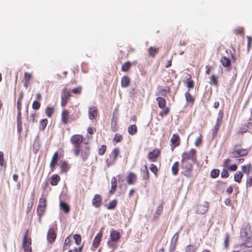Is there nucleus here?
<instances>
[{
	"instance_id": "f257e3e1",
	"label": "nucleus",
	"mask_w": 252,
	"mask_h": 252,
	"mask_svg": "<svg viewBox=\"0 0 252 252\" xmlns=\"http://www.w3.org/2000/svg\"><path fill=\"white\" fill-rule=\"evenodd\" d=\"M241 237L243 238V242L239 243L235 246L236 251L232 252H252L251 248L252 247V239L248 237L247 232L245 229L241 231Z\"/></svg>"
},
{
	"instance_id": "f03ea898",
	"label": "nucleus",
	"mask_w": 252,
	"mask_h": 252,
	"mask_svg": "<svg viewBox=\"0 0 252 252\" xmlns=\"http://www.w3.org/2000/svg\"><path fill=\"white\" fill-rule=\"evenodd\" d=\"M91 148L89 146H80L73 149V152L75 156L80 157L84 161L87 160L90 156Z\"/></svg>"
},
{
	"instance_id": "7ed1b4c3",
	"label": "nucleus",
	"mask_w": 252,
	"mask_h": 252,
	"mask_svg": "<svg viewBox=\"0 0 252 252\" xmlns=\"http://www.w3.org/2000/svg\"><path fill=\"white\" fill-rule=\"evenodd\" d=\"M47 207L46 198L42 195L39 199L37 207V214L39 219V221L41 222V218L44 215Z\"/></svg>"
},
{
	"instance_id": "20e7f679",
	"label": "nucleus",
	"mask_w": 252,
	"mask_h": 252,
	"mask_svg": "<svg viewBox=\"0 0 252 252\" xmlns=\"http://www.w3.org/2000/svg\"><path fill=\"white\" fill-rule=\"evenodd\" d=\"M64 155V151L63 149L60 148L53 155L51 160L50 163V167L51 171L53 172L55 169V167L57 164L58 160L63 158Z\"/></svg>"
},
{
	"instance_id": "39448f33",
	"label": "nucleus",
	"mask_w": 252,
	"mask_h": 252,
	"mask_svg": "<svg viewBox=\"0 0 252 252\" xmlns=\"http://www.w3.org/2000/svg\"><path fill=\"white\" fill-rule=\"evenodd\" d=\"M120 151L118 148L113 149L109 155L108 158L106 159V165L107 167L113 165L116 161L117 158L120 156Z\"/></svg>"
},
{
	"instance_id": "423d86ee",
	"label": "nucleus",
	"mask_w": 252,
	"mask_h": 252,
	"mask_svg": "<svg viewBox=\"0 0 252 252\" xmlns=\"http://www.w3.org/2000/svg\"><path fill=\"white\" fill-rule=\"evenodd\" d=\"M156 101L158 102V106L163 110L159 112V116L163 117L168 114L170 109L169 107L166 106V100L164 97L158 96L156 98Z\"/></svg>"
},
{
	"instance_id": "0eeeda50",
	"label": "nucleus",
	"mask_w": 252,
	"mask_h": 252,
	"mask_svg": "<svg viewBox=\"0 0 252 252\" xmlns=\"http://www.w3.org/2000/svg\"><path fill=\"white\" fill-rule=\"evenodd\" d=\"M241 147V144H236L234 146L233 151L231 153L232 158H237L247 156L248 154V150L246 149H243Z\"/></svg>"
},
{
	"instance_id": "6e6552de",
	"label": "nucleus",
	"mask_w": 252,
	"mask_h": 252,
	"mask_svg": "<svg viewBox=\"0 0 252 252\" xmlns=\"http://www.w3.org/2000/svg\"><path fill=\"white\" fill-rule=\"evenodd\" d=\"M223 117V111L222 110H220L218 113V116L216 120L215 125L212 129V134L213 139L216 137L220 126L222 123Z\"/></svg>"
},
{
	"instance_id": "1a4fd4ad",
	"label": "nucleus",
	"mask_w": 252,
	"mask_h": 252,
	"mask_svg": "<svg viewBox=\"0 0 252 252\" xmlns=\"http://www.w3.org/2000/svg\"><path fill=\"white\" fill-rule=\"evenodd\" d=\"M181 167L184 170V174L188 177L191 175V173L193 170V164L189 160L181 159Z\"/></svg>"
},
{
	"instance_id": "9d476101",
	"label": "nucleus",
	"mask_w": 252,
	"mask_h": 252,
	"mask_svg": "<svg viewBox=\"0 0 252 252\" xmlns=\"http://www.w3.org/2000/svg\"><path fill=\"white\" fill-rule=\"evenodd\" d=\"M182 159L191 160L195 163L197 161L196 151L194 149H191L189 151L185 152L182 155Z\"/></svg>"
},
{
	"instance_id": "9b49d317",
	"label": "nucleus",
	"mask_w": 252,
	"mask_h": 252,
	"mask_svg": "<svg viewBox=\"0 0 252 252\" xmlns=\"http://www.w3.org/2000/svg\"><path fill=\"white\" fill-rule=\"evenodd\" d=\"M32 240L30 237H28V230H27L24 234L22 247L24 252H32Z\"/></svg>"
},
{
	"instance_id": "f8f14e48",
	"label": "nucleus",
	"mask_w": 252,
	"mask_h": 252,
	"mask_svg": "<svg viewBox=\"0 0 252 252\" xmlns=\"http://www.w3.org/2000/svg\"><path fill=\"white\" fill-rule=\"evenodd\" d=\"M83 139V136L81 134H76L73 135L70 138V141L73 146V149L81 146Z\"/></svg>"
},
{
	"instance_id": "ddd939ff",
	"label": "nucleus",
	"mask_w": 252,
	"mask_h": 252,
	"mask_svg": "<svg viewBox=\"0 0 252 252\" xmlns=\"http://www.w3.org/2000/svg\"><path fill=\"white\" fill-rule=\"evenodd\" d=\"M70 96V93L66 88H64L62 90L61 102V105L62 107H64L67 104Z\"/></svg>"
},
{
	"instance_id": "4468645a",
	"label": "nucleus",
	"mask_w": 252,
	"mask_h": 252,
	"mask_svg": "<svg viewBox=\"0 0 252 252\" xmlns=\"http://www.w3.org/2000/svg\"><path fill=\"white\" fill-rule=\"evenodd\" d=\"M161 151L159 149H155L152 151L150 152L148 155V159L151 162H156L160 156Z\"/></svg>"
},
{
	"instance_id": "2eb2a0df",
	"label": "nucleus",
	"mask_w": 252,
	"mask_h": 252,
	"mask_svg": "<svg viewBox=\"0 0 252 252\" xmlns=\"http://www.w3.org/2000/svg\"><path fill=\"white\" fill-rule=\"evenodd\" d=\"M170 92V88L169 86L162 87V86H158L157 88V95H162L164 97H166L167 96V94Z\"/></svg>"
},
{
	"instance_id": "dca6fc26",
	"label": "nucleus",
	"mask_w": 252,
	"mask_h": 252,
	"mask_svg": "<svg viewBox=\"0 0 252 252\" xmlns=\"http://www.w3.org/2000/svg\"><path fill=\"white\" fill-rule=\"evenodd\" d=\"M92 203L95 208L100 207L102 203L101 196L99 194H95L92 200Z\"/></svg>"
},
{
	"instance_id": "f3484780",
	"label": "nucleus",
	"mask_w": 252,
	"mask_h": 252,
	"mask_svg": "<svg viewBox=\"0 0 252 252\" xmlns=\"http://www.w3.org/2000/svg\"><path fill=\"white\" fill-rule=\"evenodd\" d=\"M170 142L172 144V150L180 145V138L178 134H173L171 138Z\"/></svg>"
},
{
	"instance_id": "a211bd4d",
	"label": "nucleus",
	"mask_w": 252,
	"mask_h": 252,
	"mask_svg": "<svg viewBox=\"0 0 252 252\" xmlns=\"http://www.w3.org/2000/svg\"><path fill=\"white\" fill-rule=\"evenodd\" d=\"M57 237V234L53 228H51L47 233V238L49 243L52 244L55 242Z\"/></svg>"
},
{
	"instance_id": "6ab92c4d",
	"label": "nucleus",
	"mask_w": 252,
	"mask_h": 252,
	"mask_svg": "<svg viewBox=\"0 0 252 252\" xmlns=\"http://www.w3.org/2000/svg\"><path fill=\"white\" fill-rule=\"evenodd\" d=\"M209 203L205 202L203 204H199L197 207L196 213L199 214H204L208 211Z\"/></svg>"
},
{
	"instance_id": "aec40b11",
	"label": "nucleus",
	"mask_w": 252,
	"mask_h": 252,
	"mask_svg": "<svg viewBox=\"0 0 252 252\" xmlns=\"http://www.w3.org/2000/svg\"><path fill=\"white\" fill-rule=\"evenodd\" d=\"M98 112L97 109L95 106H92L89 108L88 116L90 120H94L98 116Z\"/></svg>"
},
{
	"instance_id": "412c9836",
	"label": "nucleus",
	"mask_w": 252,
	"mask_h": 252,
	"mask_svg": "<svg viewBox=\"0 0 252 252\" xmlns=\"http://www.w3.org/2000/svg\"><path fill=\"white\" fill-rule=\"evenodd\" d=\"M137 180V175L135 173L130 172H129L126 177V182L128 185H133Z\"/></svg>"
},
{
	"instance_id": "4be33fe9",
	"label": "nucleus",
	"mask_w": 252,
	"mask_h": 252,
	"mask_svg": "<svg viewBox=\"0 0 252 252\" xmlns=\"http://www.w3.org/2000/svg\"><path fill=\"white\" fill-rule=\"evenodd\" d=\"M69 113L67 110L64 109L62 111L61 114V121L63 124L66 125L69 121Z\"/></svg>"
},
{
	"instance_id": "5701e85b",
	"label": "nucleus",
	"mask_w": 252,
	"mask_h": 252,
	"mask_svg": "<svg viewBox=\"0 0 252 252\" xmlns=\"http://www.w3.org/2000/svg\"><path fill=\"white\" fill-rule=\"evenodd\" d=\"M102 235H103L102 232L101 231H100L95 236V237L93 240V246L94 248H96L98 247V246L99 245V244L101 242V239L102 237Z\"/></svg>"
},
{
	"instance_id": "b1692460",
	"label": "nucleus",
	"mask_w": 252,
	"mask_h": 252,
	"mask_svg": "<svg viewBox=\"0 0 252 252\" xmlns=\"http://www.w3.org/2000/svg\"><path fill=\"white\" fill-rule=\"evenodd\" d=\"M121 235L119 231L112 229L110 231V238L112 242H117L120 238Z\"/></svg>"
},
{
	"instance_id": "393cba45",
	"label": "nucleus",
	"mask_w": 252,
	"mask_h": 252,
	"mask_svg": "<svg viewBox=\"0 0 252 252\" xmlns=\"http://www.w3.org/2000/svg\"><path fill=\"white\" fill-rule=\"evenodd\" d=\"M159 51V48L155 46H151L148 49V55L152 58H154L158 54Z\"/></svg>"
},
{
	"instance_id": "a878e982",
	"label": "nucleus",
	"mask_w": 252,
	"mask_h": 252,
	"mask_svg": "<svg viewBox=\"0 0 252 252\" xmlns=\"http://www.w3.org/2000/svg\"><path fill=\"white\" fill-rule=\"evenodd\" d=\"M17 131L19 133H21L22 130V121L21 111H18L17 116Z\"/></svg>"
},
{
	"instance_id": "bb28decb",
	"label": "nucleus",
	"mask_w": 252,
	"mask_h": 252,
	"mask_svg": "<svg viewBox=\"0 0 252 252\" xmlns=\"http://www.w3.org/2000/svg\"><path fill=\"white\" fill-rule=\"evenodd\" d=\"M32 78V75L28 72H25L24 76V86L27 88L30 84V81Z\"/></svg>"
},
{
	"instance_id": "cd10ccee",
	"label": "nucleus",
	"mask_w": 252,
	"mask_h": 252,
	"mask_svg": "<svg viewBox=\"0 0 252 252\" xmlns=\"http://www.w3.org/2000/svg\"><path fill=\"white\" fill-rule=\"evenodd\" d=\"M111 189L109 190V193L111 194H113L116 191L117 186V180L115 177H113L111 181Z\"/></svg>"
},
{
	"instance_id": "c85d7f7f",
	"label": "nucleus",
	"mask_w": 252,
	"mask_h": 252,
	"mask_svg": "<svg viewBox=\"0 0 252 252\" xmlns=\"http://www.w3.org/2000/svg\"><path fill=\"white\" fill-rule=\"evenodd\" d=\"M220 61L223 67L229 68V70L230 69L231 62L228 58L225 56L222 57Z\"/></svg>"
},
{
	"instance_id": "c756f323",
	"label": "nucleus",
	"mask_w": 252,
	"mask_h": 252,
	"mask_svg": "<svg viewBox=\"0 0 252 252\" xmlns=\"http://www.w3.org/2000/svg\"><path fill=\"white\" fill-rule=\"evenodd\" d=\"M191 75L189 74H187L186 76L185 83L187 84V86L189 90L192 89L194 87V81L191 79Z\"/></svg>"
},
{
	"instance_id": "7c9ffc66",
	"label": "nucleus",
	"mask_w": 252,
	"mask_h": 252,
	"mask_svg": "<svg viewBox=\"0 0 252 252\" xmlns=\"http://www.w3.org/2000/svg\"><path fill=\"white\" fill-rule=\"evenodd\" d=\"M61 178L57 174H53L51 178L50 184L53 186H57L60 181Z\"/></svg>"
},
{
	"instance_id": "2f4dec72",
	"label": "nucleus",
	"mask_w": 252,
	"mask_h": 252,
	"mask_svg": "<svg viewBox=\"0 0 252 252\" xmlns=\"http://www.w3.org/2000/svg\"><path fill=\"white\" fill-rule=\"evenodd\" d=\"M130 82V79L128 77H127L126 76H124L122 77L121 81V86L123 88L127 87L129 85Z\"/></svg>"
},
{
	"instance_id": "473e14b6",
	"label": "nucleus",
	"mask_w": 252,
	"mask_h": 252,
	"mask_svg": "<svg viewBox=\"0 0 252 252\" xmlns=\"http://www.w3.org/2000/svg\"><path fill=\"white\" fill-rule=\"evenodd\" d=\"M72 243V242L71 240L70 235H69L64 240L63 245V251L68 249Z\"/></svg>"
},
{
	"instance_id": "72a5a7b5",
	"label": "nucleus",
	"mask_w": 252,
	"mask_h": 252,
	"mask_svg": "<svg viewBox=\"0 0 252 252\" xmlns=\"http://www.w3.org/2000/svg\"><path fill=\"white\" fill-rule=\"evenodd\" d=\"M243 177V174L242 172L238 171L234 175V180L238 183H240L242 181Z\"/></svg>"
},
{
	"instance_id": "f704fd0d",
	"label": "nucleus",
	"mask_w": 252,
	"mask_h": 252,
	"mask_svg": "<svg viewBox=\"0 0 252 252\" xmlns=\"http://www.w3.org/2000/svg\"><path fill=\"white\" fill-rule=\"evenodd\" d=\"M60 206L61 208L65 214H67L69 212L70 209L69 205L64 202L61 201L60 203Z\"/></svg>"
},
{
	"instance_id": "c9c22d12",
	"label": "nucleus",
	"mask_w": 252,
	"mask_h": 252,
	"mask_svg": "<svg viewBox=\"0 0 252 252\" xmlns=\"http://www.w3.org/2000/svg\"><path fill=\"white\" fill-rule=\"evenodd\" d=\"M186 101L188 103L193 104L195 100V98L190 94L189 91L185 93V94Z\"/></svg>"
},
{
	"instance_id": "e433bc0d",
	"label": "nucleus",
	"mask_w": 252,
	"mask_h": 252,
	"mask_svg": "<svg viewBox=\"0 0 252 252\" xmlns=\"http://www.w3.org/2000/svg\"><path fill=\"white\" fill-rule=\"evenodd\" d=\"M69 167L67 162L66 161H61L60 164V169L62 172H65L68 170Z\"/></svg>"
},
{
	"instance_id": "4c0bfd02",
	"label": "nucleus",
	"mask_w": 252,
	"mask_h": 252,
	"mask_svg": "<svg viewBox=\"0 0 252 252\" xmlns=\"http://www.w3.org/2000/svg\"><path fill=\"white\" fill-rule=\"evenodd\" d=\"M54 112L55 108L53 106H47L45 109L46 115L49 118H51L52 117Z\"/></svg>"
},
{
	"instance_id": "58836bf2",
	"label": "nucleus",
	"mask_w": 252,
	"mask_h": 252,
	"mask_svg": "<svg viewBox=\"0 0 252 252\" xmlns=\"http://www.w3.org/2000/svg\"><path fill=\"white\" fill-rule=\"evenodd\" d=\"M179 167V162L178 161H176L175 162H174L171 168L172 173L173 175L175 176L178 174Z\"/></svg>"
},
{
	"instance_id": "ea45409f",
	"label": "nucleus",
	"mask_w": 252,
	"mask_h": 252,
	"mask_svg": "<svg viewBox=\"0 0 252 252\" xmlns=\"http://www.w3.org/2000/svg\"><path fill=\"white\" fill-rule=\"evenodd\" d=\"M128 132L130 135H134L137 132V128L135 125H131L128 127Z\"/></svg>"
},
{
	"instance_id": "a19ab883",
	"label": "nucleus",
	"mask_w": 252,
	"mask_h": 252,
	"mask_svg": "<svg viewBox=\"0 0 252 252\" xmlns=\"http://www.w3.org/2000/svg\"><path fill=\"white\" fill-rule=\"evenodd\" d=\"M242 171L246 173L247 175H249L251 172H252V166L251 164H249L247 165H244L242 166Z\"/></svg>"
},
{
	"instance_id": "79ce46f5",
	"label": "nucleus",
	"mask_w": 252,
	"mask_h": 252,
	"mask_svg": "<svg viewBox=\"0 0 252 252\" xmlns=\"http://www.w3.org/2000/svg\"><path fill=\"white\" fill-rule=\"evenodd\" d=\"M131 66V63L130 62L127 61L122 66L121 70L123 72H127Z\"/></svg>"
},
{
	"instance_id": "37998d69",
	"label": "nucleus",
	"mask_w": 252,
	"mask_h": 252,
	"mask_svg": "<svg viewBox=\"0 0 252 252\" xmlns=\"http://www.w3.org/2000/svg\"><path fill=\"white\" fill-rule=\"evenodd\" d=\"M210 84L213 85L216 87L218 86V77L216 76L213 74L210 77Z\"/></svg>"
},
{
	"instance_id": "c03bdc74",
	"label": "nucleus",
	"mask_w": 252,
	"mask_h": 252,
	"mask_svg": "<svg viewBox=\"0 0 252 252\" xmlns=\"http://www.w3.org/2000/svg\"><path fill=\"white\" fill-rule=\"evenodd\" d=\"M197 248L192 245H189L186 247L185 252H196Z\"/></svg>"
},
{
	"instance_id": "a18cd8bd",
	"label": "nucleus",
	"mask_w": 252,
	"mask_h": 252,
	"mask_svg": "<svg viewBox=\"0 0 252 252\" xmlns=\"http://www.w3.org/2000/svg\"><path fill=\"white\" fill-rule=\"evenodd\" d=\"M117 205V201L116 199H114L109 202L108 204L107 205V209L108 210H112L115 209Z\"/></svg>"
},
{
	"instance_id": "49530a36",
	"label": "nucleus",
	"mask_w": 252,
	"mask_h": 252,
	"mask_svg": "<svg viewBox=\"0 0 252 252\" xmlns=\"http://www.w3.org/2000/svg\"><path fill=\"white\" fill-rule=\"evenodd\" d=\"M150 169L154 174L156 177H158V170L157 166L156 165L154 164H151Z\"/></svg>"
},
{
	"instance_id": "de8ad7c7",
	"label": "nucleus",
	"mask_w": 252,
	"mask_h": 252,
	"mask_svg": "<svg viewBox=\"0 0 252 252\" xmlns=\"http://www.w3.org/2000/svg\"><path fill=\"white\" fill-rule=\"evenodd\" d=\"M142 178L143 180H148L149 179L150 176L147 166H145V169L142 171Z\"/></svg>"
},
{
	"instance_id": "09e8293b",
	"label": "nucleus",
	"mask_w": 252,
	"mask_h": 252,
	"mask_svg": "<svg viewBox=\"0 0 252 252\" xmlns=\"http://www.w3.org/2000/svg\"><path fill=\"white\" fill-rule=\"evenodd\" d=\"M202 138L203 136L201 134H200L199 136L198 137H197L194 142V145L196 147H199L202 144Z\"/></svg>"
},
{
	"instance_id": "8fccbe9b",
	"label": "nucleus",
	"mask_w": 252,
	"mask_h": 252,
	"mask_svg": "<svg viewBox=\"0 0 252 252\" xmlns=\"http://www.w3.org/2000/svg\"><path fill=\"white\" fill-rule=\"evenodd\" d=\"M73 239L75 240V244L79 245L81 242V236L80 234H75L73 235Z\"/></svg>"
},
{
	"instance_id": "3c124183",
	"label": "nucleus",
	"mask_w": 252,
	"mask_h": 252,
	"mask_svg": "<svg viewBox=\"0 0 252 252\" xmlns=\"http://www.w3.org/2000/svg\"><path fill=\"white\" fill-rule=\"evenodd\" d=\"M48 123V120L46 119H42L40 121V128L44 130L46 127Z\"/></svg>"
},
{
	"instance_id": "603ef678",
	"label": "nucleus",
	"mask_w": 252,
	"mask_h": 252,
	"mask_svg": "<svg viewBox=\"0 0 252 252\" xmlns=\"http://www.w3.org/2000/svg\"><path fill=\"white\" fill-rule=\"evenodd\" d=\"M220 174V170L218 169H213L210 174V176L213 178H216L218 177Z\"/></svg>"
},
{
	"instance_id": "864d4df0",
	"label": "nucleus",
	"mask_w": 252,
	"mask_h": 252,
	"mask_svg": "<svg viewBox=\"0 0 252 252\" xmlns=\"http://www.w3.org/2000/svg\"><path fill=\"white\" fill-rule=\"evenodd\" d=\"M230 240V236L228 233H225L224 240V247L225 249H227Z\"/></svg>"
},
{
	"instance_id": "5fc2aeb1",
	"label": "nucleus",
	"mask_w": 252,
	"mask_h": 252,
	"mask_svg": "<svg viewBox=\"0 0 252 252\" xmlns=\"http://www.w3.org/2000/svg\"><path fill=\"white\" fill-rule=\"evenodd\" d=\"M123 139V137L121 134L119 133H116L114 136L113 140L115 141L116 143H118L121 142Z\"/></svg>"
},
{
	"instance_id": "6e6d98bb",
	"label": "nucleus",
	"mask_w": 252,
	"mask_h": 252,
	"mask_svg": "<svg viewBox=\"0 0 252 252\" xmlns=\"http://www.w3.org/2000/svg\"><path fill=\"white\" fill-rule=\"evenodd\" d=\"M40 106H41V104L39 101H38L37 100L33 101V102L32 104V108L33 109L37 110L39 109V108H40Z\"/></svg>"
},
{
	"instance_id": "4d7b16f0",
	"label": "nucleus",
	"mask_w": 252,
	"mask_h": 252,
	"mask_svg": "<svg viewBox=\"0 0 252 252\" xmlns=\"http://www.w3.org/2000/svg\"><path fill=\"white\" fill-rule=\"evenodd\" d=\"M234 32L236 34H240L242 36L244 35V29L243 28L239 27L234 30Z\"/></svg>"
},
{
	"instance_id": "13d9d810",
	"label": "nucleus",
	"mask_w": 252,
	"mask_h": 252,
	"mask_svg": "<svg viewBox=\"0 0 252 252\" xmlns=\"http://www.w3.org/2000/svg\"><path fill=\"white\" fill-rule=\"evenodd\" d=\"M163 211V205L162 204H160L159 206H158L156 211V217H158L159 215H161Z\"/></svg>"
},
{
	"instance_id": "bf43d9fd",
	"label": "nucleus",
	"mask_w": 252,
	"mask_h": 252,
	"mask_svg": "<svg viewBox=\"0 0 252 252\" xmlns=\"http://www.w3.org/2000/svg\"><path fill=\"white\" fill-rule=\"evenodd\" d=\"M82 88L81 86H79L76 88H73L71 92L72 93L75 94H80L82 92Z\"/></svg>"
},
{
	"instance_id": "052dcab7",
	"label": "nucleus",
	"mask_w": 252,
	"mask_h": 252,
	"mask_svg": "<svg viewBox=\"0 0 252 252\" xmlns=\"http://www.w3.org/2000/svg\"><path fill=\"white\" fill-rule=\"evenodd\" d=\"M247 38L248 39V45H247V50L249 52L252 46V37L250 36H247Z\"/></svg>"
},
{
	"instance_id": "680f3d73",
	"label": "nucleus",
	"mask_w": 252,
	"mask_h": 252,
	"mask_svg": "<svg viewBox=\"0 0 252 252\" xmlns=\"http://www.w3.org/2000/svg\"><path fill=\"white\" fill-rule=\"evenodd\" d=\"M106 146L104 145L101 146V147L98 150V154L100 155H103L104 154L106 151Z\"/></svg>"
},
{
	"instance_id": "e2e57ef3",
	"label": "nucleus",
	"mask_w": 252,
	"mask_h": 252,
	"mask_svg": "<svg viewBox=\"0 0 252 252\" xmlns=\"http://www.w3.org/2000/svg\"><path fill=\"white\" fill-rule=\"evenodd\" d=\"M229 176V174L226 169H223L221 173V177L222 178H227Z\"/></svg>"
},
{
	"instance_id": "0e129e2a",
	"label": "nucleus",
	"mask_w": 252,
	"mask_h": 252,
	"mask_svg": "<svg viewBox=\"0 0 252 252\" xmlns=\"http://www.w3.org/2000/svg\"><path fill=\"white\" fill-rule=\"evenodd\" d=\"M4 165V159L3 153L2 152L0 151V165L2 166Z\"/></svg>"
},
{
	"instance_id": "69168bd1",
	"label": "nucleus",
	"mask_w": 252,
	"mask_h": 252,
	"mask_svg": "<svg viewBox=\"0 0 252 252\" xmlns=\"http://www.w3.org/2000/svg\"><path fill=\"white\" fill-rule=\"evenodd\" d=\"M247 187H251L252 186V176L248 178L246 181Z\"/></svg>"
},
{
	"instance_id": "338daca9",
	"label": "nucleus",
	"mask_w": 252,
	"mask_h": 252,
	"mask_svg": "<svg viewBox=\"0 0 252 252\" xmlns=\"http://www.w3.org/2000/svg\"><path fill=\"white\" fill-rule=\"evenodd\" d=\"M230 161H231V160L229 158H227V159H225V160H224L223 162V166L225 168H228V167H229L228 164Z\"/></svg>"
},
{
	"instance_id": "774afa93",
	"label": "nucleus",
	"mask_w": 252,
	"mask_h": 252,
	"mask_svg": "<svg viewBox=\"0 0 252 252\" xmlns=\"http://www.w3.org/2000/svg\"><path fill=\"white\" fill-rule=\"evenodd\" d=\"M228 169L230 171H236L237 170V166L236 164H234L230 165L228 167Z\"/></svg>"
}]
</instances>
